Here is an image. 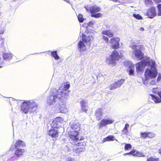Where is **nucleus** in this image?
Wrapping results in <instances>:
<instances>
[{"label":"nucleus","mask_w":161,"mask_h":161,"mask_svg":"<svg viewBox=\"0 0 161 161\" xmlns=\"http://www.w3.org/2000/svg\"><path fill=\"white\" fill-rule=\"evenodd\" d=\"M71 128L73 131L70 132L69 135V136L71 140L75 142H77L78 140H82L84 139L83 136H81L80 138L77 137L79 134V131L80 130V124L75 120L73 122L71 125Z\"/></svg>","instance_id":"1"},{"label":"nucleus","mask_w":161,"mask_h":161,"mask_svg":"<svg viewBox=\"0 0 161 161\" xmlns=\"http://www.w3.org/2000/svg\"><path fill=\"white\" fill-rule=\"evenodd\" d=\"M37 108V104L33 100L25 101L21 105V110L25 114L34 112Z\"/></svg>","instance_id":"2"},{"label":"nucleus","mask_w":161,"mask_h":161,"mask_svg":"<svg viewBox=\"0 0 161 161\" xmlns=\"http://www.w3.org/2000/svg\"><path fill=\"white\" fill-rule=\"evenodd\" d=\"M130 47L133 49V53L138 60H142L144 58V54L141 51V50L144 49L143 45H140L137 46L135 45L130 46Z\"/></svg>","instance_id":"3"},{"label":"nucleus","mask_w":161,"mask_h":161,"mask_svg":"<svg viewBox=\"0 0 161 161\" xmlns=\"http://www.w3.org/2000/svg\"><path fill=\"white\" fill-rule=\"evenodd\" d=\"M123 56V55L122 53H119L117 50H114L109 56L110 58L109 63L115 65L116 63V61H119V59L122 58Z\"/></svg>","instance_id":"4"},{"label":"nucleus","mask_w":161,"mask_h":161,"mask_svg":"<svg viewBox=\"0 0 161 161\" xmlns=\"http://www.w3.org/2000/svg\"><path fill=\"white\" fill-rule=\"evenodd\" d=\"M70 85L68 82H66V84L64 85V89L60 92L58 91V96L60 98L62 97L63 99L67 100L69 96V91H67V89L69 88Z\"/></svg>","instance_id":"5"},{"label":"nucleus","mask_w":161,"mask_h":161,"mask_svg":"<svg viewBox=\"0 0 161 161\" xmlns=\"http://www.w3.org/2000/svg\"><path fill=\"white\" fill-rule=\"evenodd\" d=\"M101 10V8L99 7H97L96 5L90 7L89 8V10L90 13L91 14V17L95 18H98L101 17L102 16L101 13H99L96 14L98 12H100Z\"/></svg>","instance_id":"6"},{"label":"nucleus","mask_w":161,"mask_h":161,"mask_svg":"<svg viewBox=\"0 0 161 161\" xmlns=\"http://www.w3.org/2000/svg\"><path fill=\"white\" fill-rule=\"evenodd\" d=\"M57 99H58L59 101L61 103H65V100L63 99L62 97L59 98L58 97V93L54 95H51L47 99V103L49 105H51L54 104L56 100Z\"/></svg>","instance_id":"7"},{"label":"nucleus","mask_w":161,"mask_h":161,"mask_svg":"<svg viewBox=\"0 0 161 161\" xmlns=\"http://www.w3.org/2000/svg\"><path fill=\"white\" fill-rule=\"evenodd\" d=\"M102 34L103 35L102 36V39L106 43L108 42L109 38L104 35H106L109 38L113 37L114 36V33L111 32L110 30H103L102 31Z\"/></svg>","instance_id":"8"},{"label":"nucleus","mask_w":161,"mask_h":161,"mask_svg":"<svg viewBox=\"0 0 161 161\" xmlns=\"http://www.w3.org/2000/svg\"><path fill=\"white\" fill-rule=\"evenodd\" d=\"M120 39L119 37H114L110 39V42L112 45L111 48L116 49L119 47V42Z\"/></svg>","instance_id":"9"},{"label":"nucleus","mask_w":161,"mask_h":161,"mask_svg":"<svg viewBox=\"0 0 161 161\" xmlns=\"http://www.w3.org/2000/svg\"><path fill=\"white\" fill-rule=\"evenodd\" d=\"M144 74L146 77L153 79L156 77L158 74V73L156 69L152 70L150 69H147L146 70Z\"/></svg>","instance_id":"10"},{"label":"nucleus","mask_w":161,"mask_h":161,"mask_svg":"<svg viewBox=\"0 0 161 161\" xmlns=\"http://www.w3.org/2000/svg\"><path fill=\"white\" fill-rule=\"evenodd\" d=\"M25 143L24 142L20 140H18L16 141L14 145H11L10 147L9 151L13 152L14 150V147L16 148H19L22 147H25Z\"/></svg>","instance_id":"11"},{"label":"nucleus","mask_w":161,"mask_h":161,"mask_svg":"<svg viewBox=\"0 0 161 161\" xmlns=\"http://www.w3.org/2000/svg\"><path fill=\"white\" fill-rule=\"evenodd\" d=\"M156 9L155 7H152L148 9L147 11L146 15L148 18L152 19L157 15Z\"/></svg>","instance_id":"12"},{"label":"nucleus","mask_w":161,"mask_h":161,"mask_svg":"<svg viewBox=\"0 0 161 161\" xmlns=\"http://www.w3.org/2000/svg\"><path fill=\"white\" fill-rule=\"evenodd\" d=\"M124 81L125 80L121 79L117 81L114 82L110 85L109 86V89L112 90L120 87L124 83Z\"/></svg>","instance_id":"13"},{"label":"nucleus","mask_w":161,"mask_h":161,"mask_svg":"<svg viewBox=\"0 0 161 161\" xmlns=\"http://www.w3.org/2000/svg\"><path fill=\"white\" fill-rule=\"evenodd\" d=\"M114 121V120L109 119H103L98 124L99 127L100 128L108 125L111 124H112Z\"/></svg>","instance_id":"14"},{"label":"nucleus","mask_w":161,"mask_h":161,"mask_svg":"<svg viewBox=\"0 0 161 161\" xmlns=\"http://www.w3.org/2000/svg\"><path fill=\"white\" fill-rule=\"evenodd\" d=\"M93 40V37L92 36H87L85 34H82V40L86 43H88L90 44Z\"/></svg>","instance_id":"15"},{"label":"nucleus","mask_w":161,"mask_h":161,"mask_svg":"<svg viewBox=\"0 0 161 161\" xmlns=\"http://www.w3.org/2000/svg\"><path fill=\"white\" fill-rule=\"evenodd\" d=\"M145 66L144 62L142 60L136 64V70L137 72L142 71H143L144 69Z\"/></svg>","instance_id":"16"},{"label":"nucleus","mask_w":161,"mask_h":161,"mask_svg":"<svg viewBox=\"0 0 161 161\" xmlns=\"http://www.w3.org/2000/svg\"><path fill=\"white\" fill-rule=\"evenodd\" d=\"M81 109L82 112L87 113L88 110V105L87 102L83 99L80 102Z\"/></svg>","instance_id":"17"},{"label":"nucleus","mask_w":161,"mask_h":161,"mask_svg":"<svg viewBox=\"0 0 161 161\" xmlns=\"http://www.w3.org/2000/svg\"><path fill=\"white\" fill-rule=\"evenodd\" d=\"M48 135L52 138H56L58 136V132L57 130L51 128L48 132Z\"/></svg>","instance_id":"18"},{"label":"nucleus","mask_w":161,"mask_h":161,"mask_svg":"<svg viewBox=\"0 0 161 161\" xmlns=\"http://www.w3.org/2000/svg\"><path fill=\"white\" fill-rule=\"evenodd\" d=\"M26 151L25 149L21 148L16 149L14 152V154L17 157H20L25 154Z\"/></svg>","instance_id":"19"},{"label":"nucleus","mask_w":161,"mask_h":161,"mask_svg":"<svg viewBox=\"0 0 161 161\" xmlns=\"http://www.w3.org/2000/svg\"><path fill=\"white\" fill-rule=\"evenodd\" d=\"M159 97V98L157 96L153 94H150V95L152 97V99L156 103H159L161 102V91L158 92L157 93Z\"/></svg>","instance_id":"20"},{"label":"nucleus","mask_w":161,"mask_h":161,"mask_svg":"<svg viewBox=\"0 0 161 161\" xmlns=\"http://www.w3.org/2000/svg\"><path fill=\"white\" fill-rule=\"evenodd\" d=\"M78 50L81 52L82 51H85L86 50V47L82 41H80L77 45Z\"/></svg>","instance_id":"21"},{"label":"nucleus","mask_w":161,"mask_h":161,"mask_svg":"<svg viewBox=\"0 0 161 161\" xmlns=\"http://www.w3.org/2000/svg\"><path fill=\"white\" fill-rule=\"evenodd\" d=\"M95 115L96 118L98 120H99L101 119L102 116V111L101 108H99L95 112Z\"/></svg>","instance_id":"22"},{"label":"nucleus","mask_w":161,"mask_h":161,"mask_svg":"<svg viewBox=\"0 0 161 161\" xmlns=\"http://www.w3.org/2000/svg\"><path fill=\"white\" fill-rule=\"evenodd\" d=\"M85 149V147L84 146H82V147H80L77 148L75 150V153L78 154L81 152H84Z\"/></svg>","instance_id":"23"},{"label":"nucleus","mask_w":161,"mask_h":161,"mask_svg":"<svg viewBox=\"0 0 161 161\" xmlns=\"http://www.w3.org/2000/svg\"><path fill=\"white\" fill-rule=\"evenodd\" d=\"M114 137L113 136L110 135L103 139L102 142H104L108 141H113L114 140Z\"/></svg>","instance_id":"24"},{"label":"nucleus","mask_w":161,"mask_h":161,"mask_svg":"<svg viewBox=\"0 0 161 161\" xmlns=\"http://www.w3.org/2000/svg\"><path fill=\"white\" fill-rule=\"evenodd\" d=\"M3 57L4 59H10L12 58V54L11 53H4L3 54Z\"/></svg>","instance_id":"25"},{"label":"nucleus","mask_w":161,"mask_h":161,"mask_svg":"<svg viewBox=\"0 0 161 161\" xmlns=\"http://www.w3.org/2000/svg\"><path fill=\"white\" fill-rule=\"evenodd\" d=\"M129 126V125L126 123L125 126L124 127L122 130V134L123 135H127L128 132V128Z\"/></svg>","instance_id":"26"},{"label":"nucleus","mask_w":161,"mask_h":161,"mask_svg":"<svg viewBox=\"0 0 161 161\" xmlns=\"http://www.w3.org/2000/svg\"><path fill=\"white\" fill-rule=\"evenodd\" d=\"M59 124L55 121V120H53L51 124V127L53 129H57L59 127Z\"/></svg>","instance_id":"27"},{"label":"nucleus","mask_w":161,"mask_h":161,"mask_svg":"<svg viewBox=\"0 0 161 161\" xmlns=\"http://www.w3.org/2000/svg\"><path fill=\"white\" fill-rule=\"evenodd\" d=\"M51 54L55 60H58L60 58L59 57L56 51L51 52Z\"/></svg>","instance_id":"28"},{"label":"nucleus","mask_w":161,"mask_h":161,"mask_svg":"<svg viewBox=\"0 0 161 161\" xmlns=\"http://www.w3.org/2000/svg\"><path fill=\"white\" fill-rule=\"evenodd\" d=\"M54 120L58 124L64 122V119L61 117H57Z\"/></svg>","instance_id":"29"},{"label":"nucleus","mask_w":161,"mask_h":161,"mask_svg":"<svg viewBox=\"0 0 161 161\" xmlns=\"http://www.w3.org/2000/svg\"><path fill=\"white\" fill-rule=\"evenodd\" d=\"M148 132H145L140 133L141 138L145 139L148 138Z\"/></svg>","instance_id":"30"},{"label":"nucleus","mask_w":161,"mask_h":161,"mask_svg":"<svg viewBox=\"0 0 161 161\" xmlns=\"http://www.w3.org/2000/svg\"><path fill=\"white\" fill-rule=\"evenodd\" d=\"M145 4L147 6H150L153 5V3L152 0H145Z\"/></svg>","instance_id":"31"},{"label":"nucleus","mask_w":161,"mask_h":161,"mask_svg":"<svg viewBox=\"0 0 161 161\" xmlns=\"http://www.w3.org/2000/svg\"><path fill=\"white\" fill-rule=\"evenodd\" d=\"M147 161H159L158 158H154L153 157H151L147 158Z\"/></svg>","instance_id":"32"},{"label":"nucleus","mask_w":161,"mask_h":161,"mask_svg":"<svg viewBox=\"0 0 161 161\" xmlns=\"http://www.w3.org/2000/svg\"><path fill=\"white\" fill-rule=\"evenodd\" d=\"M158 9V13L157 15L158 16H161V4H158L157 6Z\"/></svg>","instance_id":"33"},{"label":"nucleus","mask_w":161,"mask_h":161,"mask_svg":"<svg viewBox=\"0 0 161 161\" xmlns=\"http://www.w3.org/2000/svg\"><path fill=\"white\" fill-rule=\"evenodd\" d=\"M133 16L137 19H142V17L139 14H133Z\"/></svg>","instance_id":"34"},{"label":"nucleus","mask_w":161,"mask_h":161,"mask_svg":"<svg viewBox=\"0 0 161 161\" xmlns=\"http://www.w3.org/2000/svg\"><path fill=\"white\" fill-rule=\"evenodd\" d=\"M147 136L148 138H152L155 136V134L153 132H148Z\"/></svg>","instance_id":"35"},{"label":"nucleus","mask_w":161,"mask_h":161,"mask_svg":"<svg viewBox=\"0 0 161 161\" xmlns=\"http://www.w3.org/2000/svg\"><path fill=\"white\" fill-rule=\"evenodd\" d=\"M78 19L80 22L82 23L84 20V19L83 18L82 15L81 14H79L78 16Z\"/></svg>","instance_id":"36"},{"label":"nucleus","mask_w":161,"mask_h":161,"mask_svg":"<svg viewBox=\"0 0 161 161\" xmlns=\"http://www.w3.org/2000/svg\"><path fill=\"white\" fill-rule=\"evenodd\" d=\"M135 156L138 157H143L145 156V155L142 153L139 152H136Z\"/></svg>","instance_id":"37"},{"label":"nucleus","mask_w":161,"mask_h":161,"mask_svg":"<svg viewBox=\"0 0 161 161\" xmlns=\"http://www.w3.org/2000/svg\"><path fill=\"white\" fill-rule=\"evenodd\" d=\"M124 148L125 150H130L131 148V146L130 144H126Z\"/></svg>","instance_id":"38"},{"label":"nucleus","mask_w":161,"mask_h":161,"mask_svg":"<svg viewBox=\"0 0 161 161\" xmlns=\"http://www.w3.org/2000/svg\"><path fill=\"white\" fill-rule=\"evenodd\" d=\"M5 43V42L4 39H2L0 40V46L3 47Z\"/></svg>","instance_id":"39"},{"label":"nucleus","mask_w":161,"mask_h":161,"mask_svg":"<svg viewBox=\"0 0 161 161\" xmlns=\"http://www.w3.org/2000/svg\"><path fill=\"white\" fill-rule=\"evenodd\" d=\"M153 92L154 93H156L157 92H158V88H154L152 89Z\"/></svg>","instance_id":"40"},{"label":"nucleus","mask_w":161,"mask_h":161,"mask_svg":"<svg viewBox=\"0 0 161 161\" xmlns=\"http://www.w3.org/2000/svg\"><path fill=\"white\" fill-rule=\"evenodd\" d=\"M134 70L131 69L129 70V74L130 75H132L134 74Z\"/></svg>","instance_id":"41"},{"label":"nucleus","mask_w":161,"mask_h":161,"mask_svg":"<svg viewBox=\"0 0 161 161\" xmlns=\"http://www.w3.org/2000/svg\"><path fill=\"white\" fill-rule=\"evenodd\" d=\"M80 142H78L77 143H74V144H72V145L74 146H75V147H78V146H80Z\"/></svg>","instance_id":"42"},{"label":"nucleus","mask_w":161,"mask_h":161,"mask_svg":"<svg viewBox=\"0 0 161 161\" xmlns=\"http://www.w3.org/2000/svg\"><path fill=\"white\" fill-rule=\"evenodd\" d=\"M136 152L134 150H131L129 153L130 154H132L134 155H135V154Z\"/></svg>","instance_id":"43"},{"label":"nucleus","mask_w":161,"mask_h":161,"mask_svg":"<svg viewBox=\"0 0 161 161\" xmlns=\"http://www.w3.org/2000/svg\"><path fill=\"white\" fill-rule=\"evenodd\" d=\"M94 24V23L92 21H90V22H89L87 24V25H88V26H89L90 25H93Z\"/></svg>","instance_id":"44"},{"label":"nucleus","mask_w":161,"mask_h":161,"mask_svg":"<svg viewBox=\"0 0 161 161\" xmlns=\"http://www.w3.org/2000/svg\"><path fill=\"white\" fill-rule=\"evenodd\" d=\"M67 161H75L74 158H68Z\"/></svg>","instance_id":"45"},{"label":"nucleus","mask_w":161,"mask_h":161,"mask_svg":"<svg viewBox=\"0 0 161 161\" xmlns=\"http://www.w3.org/2000/svg\"><path fill=\"white\" fill-rule=\"evenodd\" d=\"M153 1L156 3H161V0H153Z\"/></svg>","instance_id":"46"},{"label":"nucleus","mask_w":161,"mask_h":161,"mask_svg":"<svg viewBox=\"0 0 161 161\" xmlns=\"http://www.w3.org/2000/svg\"><path fill=\"white\" fill-rule=\"evenodd\" d=\"M161 79V76L159 75L157 78V80L158 81H159Z\"/></svg>","instance_id":"47"},{"label":"nucleus","mask_w":161,"mask_h":161,"mask_svg":"<svg viewBox=\"0 0 161 161\" xmlns=\"http://www.w3.org/2000/svg\"><path fill=\"white\" fill-rule=\"evenodd\" d=\"M4 31L2 30L1 31H0V34H3L4 33Z\"/></svg>","instance_id":"48"},{"label":"nucleus","mask_w":161,"mask_h":161,"mask_svg":"<svg viewBox=\"0 0 161 161\" xmlns=\"http://www.w3.org/2000/svg\"><path fill=\"white\" fill-rule=\"evenodd\" d=\"M140 31H144V29L143 27H140Z\"/></svg>","instance_id":"49"},{"label":"nucleus","mask_w":161,"mask_h":161,"mask_svg":"<svg viewBox=\"0 0 161 161\" xmlns=\"http://www.w3.org/2000/svg\"><path fill=\"white\" fill-rule=\"evenodd\" d=\"M62 107H60L59 108V110H60V111L61 112H62V113H63L64 112H62Z\"/></svg>","instance_id":"50"},{"label":"nucleus","mask_w":161,"mask_h":161,"mask_svg":"<svg viewBox=\"0 0 161 161\" xmlns=\"http://www.w3.org/2000/svg\"><path fill=\"white\" fill-rule=\"evenodd\" d=\"M88 32H89V31L88 30H86V31H85V33H86V34H87Z\"/></svg>","instance_id":"51"},{"label":"nucleus","mask_w":161,"mask_h":161,"mask_svg":"<svg viewBox=\"0 0 161 161\" xmlns=\"http://www.w3.org/2000/svg\"><path fill=\"white\" fill-rule=\"evenodd\" d=\"M2 59L1 58V57H0V64H1L2 62Z\"/></svg>","instance_id":"52"},{"label":"nucleus","mask_w":161,"mask_h":161,"mask_svg":"<svg viewBox=\"0 0 161 161\" xmlns=\"http://www.w3.org/2000/svg\"><path fill=\"white\" fill-rule=\"evenodd\" d=\"M113 1H114L115 2H117L118 1V0H112Z\"/></svg>","instance_id":"53"},{"label":"nucleus","mask_w":161,"mask_h":161,"mask_svg":"<svg viewBox=\"0 0 161 161\" xmlns=\"http://www.w3.org/2000/svg\"><path fill=\"white\" fill-rule=\"evenodd\" d=\"M159 153L161 154V149L159 150Z\"/></svg>","instance_id":"54"}]
</instances>
